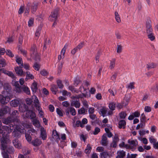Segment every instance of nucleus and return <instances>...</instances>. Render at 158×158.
I'll list each match as a JSON object with an SVG mask.
<instances>
[{
    "label": "nucleus",
    "mask_w": 158,
    "mask_h": 158,
    "mask_svg": "<svg viewBox=\"0 0 158 158\" xmlns=\"http://www.w3.org/2000/svg\"><path fill=\"white\" fill-rule=\"evenodd\" d=\"M4 90L2 94L3 95L0 94V101L3 104L7 103L10 100V92L11 87L8 83H5L4 85Z\"/></svg>",
    "instance_id": "obj_1"
},
{
    "label": "nucleus",
    "mask_w": 158,
    "mask_h": 158,
    "mask_svg": "<svg viewBox=\"0 0 158 158\" xmlns=\"http://www.w3.org/2000/svg\"><path fill=\"white\" fill-rule=\"evenodd\" d=\"M19 114V112L17 110H15L12 113V116L7 118L4 119L3 120V123L5 124H13V121L17 120L19 122V123H21L19 120L17 118Z\"/></svg>",
    "instance_id": "obj_2"
},
{
    "label": "nucleus",
    "mask_w": 158,
    "mask_h": 158,
    "mask_svg": "<svg viewBox=\"0 0 158 158\" xmlns=\"http://www.w3.org/2000/svg\"><path fill=\"white\" fill-rule=\"evenodd\" d=\"M79 91L81 93V94L76 96L77 98H79L83 97L89 98L90 97V94L89 93V90L84 87V85H83L80 87Z\"/></svg>",
    "instance_id": "obj_3"
},
{
    "label": "nucleus",
    "mask_w": 158,
    "mask_h": 158,
    "mask_svg": "<svg viewBox=\"0 0 158 158\" xmlns=\"http://www.w3.org/2000/svg\"><path fill=\"white\" fill-rule=\"evenodd\" d=\"M26 102L27 104H31L32 102L35 104V106L36 108L41 106V104L40 103L38 98L35 95H33L31 99L27 98L26 100Z\"/></svg>",
    "instance_id": "obj_4"
},
{
    "label": "nucleus",
    "mask_w": 158,
    "mask_h": 158,
    "mask_svg": "<svg viewBox=\"0 0 158 158\" xmlns=\"http://www.w3.org/2000/svg\"><path fill=\"white\" fill-rule=\"evenodd\" d=\"M31 57L34 58L36 60L39 59V55L36 52V47L35 45H33L31 49Z\"/></svg>",
    "instance_id": "obj_5"
},
{
    "label": "nucleus",
    "mask_w": 158,
    "mask_h": 158,
    "mask_svg": "<svg viewBox=\"0 0 158 158\" xmlns=\"http://www.w3.org/2000/svg\"><path fill=\"white\" fill-rule=\"evenodd\" d=\"M33 133H34L35 134H37V131L33 129L29 130L27 133H26V132L25 133L26 139L28 142L31 143V135H32Z\"/></svg>",
    "instance_id": "obj_6"
},
{
    "label": "nucleus",
    "mask_w": 158,
    "mask_h": 158,
    "mask_svg": "<svg viewBox=\"0 0 158 158\" xmlns=\"http://www.w3.org/2000/svg\"><path fill=\"white\" fill-rule=\"evenodd\" d=\"M58 9L54 10L52 12L51 15L49 16V19L51 21H56L58 15Z\"/></svg>",
    "instance_id": "obj_7"
},
{
    "label": "nucleus",
    "mask_w": 158,
    "mask_h": 158,
    "mask_svg": "<svg viewBox=\"0 0 158 158\" xmlns=\"http://www.w3.org/2000/svg\"><path fill=\"white\" fill-rule=\"evenodd\" d=\"M129 149H132L136 147L138 145V142L137 140L129 139L128 140Z\"/></svg>",
    "instance_id": "obj_8"
},
{
    "label": "nucleus",
    "mask_w": 158,
    "mask_h": 158,
    "mask_svg": "<svg viewBox=\"0 0 158 158\" xmlns=\"http://www.w3.org/2000/svg\"><path fill=\"white\" fill-rule=\"evenodd\" d=\"M40 137L43 140H45L47 138V134L46 130L43 127H40Z\"/></svg>",
    "instance_id": "obj_9"
},
{
    "label": "nucleus",
    "mask_w": 158,
    "mask_h": 158,
    "mask_svg": "<svg viewBox=\"0 0 158 158\" xmlns=\"http://www.w3.org/2000/svg\"><path fill=\"white\" fill-rule=\"evenodd\" d=\"M13 144L15 148L18 149H21L22 146L21 143L17 139H14L12 141Z\"/></svg>",
    "instance_id": "obj_10"
},
{
    "label": "nucleus",
    "mask_w": 158,
    "mask_h": 158,
    "mask_svg": "<svg viewBox=\"0 0 158 158\" xmlns=\"http://www.w3.org/2000/svg\"><path fill=\"white\" fill-rule=\"evenodd\" d=\"M22 66L17 67L15 69V72L16 74L19 76H22L25 75V73L23 72L22 68Z\"/></svg>",
    "instance_id": "obj_11"
},
{
    "label": "nucleus",
    "mask_w": 158,
    "mask_h": 158,
    "mask_svg": "<svg viewBox=\"0 0 158 158\" xmlns=\"http://www.w3.org/2000/svg\"><path fill=\"white\" fill-rule=\"evenodd\" d=\"M25 116L27 118H30L32 119L35 118L36 115L35 113L33 111L28 110L27 111Z\"/></svg>",
    "instance_id": "obj_12"
},
{
    "label": "nucleus",
    "mask_w": 158,
    "mask_h": 158,
    "mask_svg": "<svg viewBox=\"0 0 158 158\" xmlns=\"http://www.w3.org/2000/svg\"><path fill=\"white\" fill-rule=\"evenodd\" d=\"M38 3L37 2H34L33 3H31L30 8L31 12L32 13H34L36 11L37 8Z\"/></svg>",
    "instance_id": "obj_13"
},
{
    "label": "nucleus",
    "mask_w": 158,
    "mask_h": 158,
    "mask_svg": "<svg viewBox=\"0 0 158 158\" xmlns=\"http://www.w3.org/2000/svg\"><path fill=\"white\" fill-rule=\"evenodd\" d=\"M31 143L34 146H37L40 145L42 143V142L40 139L38 138H36L33 140L31 142Z\"/></svg>",
    "instance_id": "obj_14"
},
{
    "label": "nucleus",
    "mask_w": 158,
    "mask_h": 158,
    "mask_svg": "<svg viewBox=\"0 0 158 158\" xmlns=\"http://www.w3.org/2000/svg\"><path fill=\"white\" fill-rule=\"evenodd\" d=\"M106 136V134H104L102 137L101 144L102 146H106L108 143Z\"/></svg>",
    "instance_id": "obj_15"
},
{
    "label": "nucleus",
    "mask_w": 158,
    "mask_h": 158,
    "mask_svg": "<svg viewBox=\"0 0 158 158\" xmlns=\"http://www.w3.org/2000/svg\"><path fill=\"white\" fill-rule=\"evenodd\" d=\"M52 138L57 141H58L60 139L59 135L56 130H53L52 131Z\"/></svg>",
    "instance_id": "obj_16"
},
{
    "label": "nucleus",
    "mask_w": 158,
    "mask_h": 158,
    "mask_svg": "<svg viewBox=\"0 0 158 158\" xmlns=\"http://www.w3.org/2000/svg\"><path fill=\"white\" fill-rule=\"evenodd\" d=\"M146 27L147 28V32L148 35V34L152 33V30L151 28V26L150 23V21L146 22Z\"/></svg>",
    "instance_id": "obj_17"
},
{
    "label": "nucleus",
    "mask_w": 158,
    "mask_h": 158,
    "mask_svg": "<svg viewBox=\"0 0 158 158\" xmlns=\"http://www.w3.org/2000/svg\"><path fill=\"white\" fill-rule=\"evenodd\" d=\"M15 57L16 62L20 66H22V67H23V65L22 58L18 56H16Z\"/></svg>",
    "instance_id": "obj_18"
},
{
    "label": "nucleus",
    "mask_w": 158,
    "mask_h": 158,
    "mask_svg": "<svg viewBox=\"0 0 158 158\" xmlns=\"http://www.w3.org/2000/svg\"><path fill=\"white\" fill-rule=\"evenodd\" d=\"M19 109L20 111L23 113L25 111H26V112L28 110H27V106L25 104L20 105L19 106Z\"/></svg>",
    "instance_id": "obj_19"
},
{
    "label": "nucleus",
    "mask_w": 158,
    "mask_h": 158,
    "mask_svg": "<svg viewBox=\"0 0 158 158\" xmlns=\"http://www.w3.org/2000/svg\"><path fill=\"white\" fill-rule=\"evenodd\" d=\"M66 49V48H65V46L61 50L60 55H59L58 56V60H61V59L63 58L64 57Z\"/></svg>",
    "instance_id": "obj_20"
},
{
    "label": "nucleus",
    "mask_w": 158,
    "mask_h": 158,
    "mask_svg": "<svg viewBox=\"0 0 158 158\" xmlns=\"http://www.w3.org/2000/svg\"><path fill=\"white\" fill-rule=\"evenodd\" d=\"M19 103V101L18 99H15L12 100L10 102L11 106L14 107L18 106Z\"/></svg>",
    "instance_id": "obj_21"
},
{
    "label": "nucleus",
    "mask_w": 158,
    "mask_h": 158,
    "mask_svg": "<svg viewBox=\"0 0 158 158\" xmlns=\"http://www.w3.org/2000/svg\"><path fill=\"white\" fill-rule=\"evenodd\" d=\"M126 122L124 120H120L118 123V127L119 128L124 129L125 128Z\"/></svg>",
    "instance_id": "obj_22"
},
{
    "label": "nucleus",
    "mask_w": 158,
    "mask_h": 158,
    "mask_svg": "<svg viewBox=\"0 0 158 158\" xmlns=\"http://www.w3.org/2000/svg\"><path fill=\"white\" fill-rule=\"evenodd\" d=\"M107 112V109L105 107H102L100 110V113L103 117L106 116Z\"/></svg>",
    "instance_id": "obj_23"
},
{
    "label": "nucleus",
    "mask_w": 158,
    "mask_h": 158,
    "mask_svg": "<svg viewBox=\"0 0 158 158\" xmlns=\"http://www.w3.org/2000/svg\"><path fill=\"white\" fill-rule=\"evenodd\" d=\"M18 49L19 52H20L25 57L27 56V52L26 50L22 49L21 46L19 45L18 46Z\"/></svg>",
    "instance_id": "obj_24"
},
{
    "label": "nucleus",
    "mask_w": 158,
    "mask_h": 158,
    "mask_svg": "<svg viewBox=\"0 0 158 158\" xmlns=\"http://www.w3.org/2000/svg\"><path fill=\"white\" fill-rule=\"evenodd\" d=\"M14 85L15 87L16 91V92L19 93L21 91V86L19 84L18 81L15 82L14 84Z\"/></svg>",
    "instance_id": "obj_25"
},
{
    "label": "nucleus",
    "mask_w": 158,
    "mask_h": 158,
    "mask_svg": "<svg viewBox=\"0 0 158 158\" xmlns=\"http://www.w3.org/2000/svg\"><path fill=\"white\" fill-rule=\"evenodd\" d=\"M71 105L72 106H74L77 108H78L80 106V103L78 101L74 100L72 102Z\"/></svg>",
    "instance_id": "obj_26"
},
{
    "label": "nucleus",
    "mask_w": 158,
    "mask_h": 158,
    "mask_svg": "<svg viewBox=\"0 0 158 158\" xmlns=\"http://www.w3.org/2000/svg\"><path fill=\"white\" fill-rule=\"evenodd\" d=\"M39 112V115L40 118H43L44 117V113L42 109L41 106L36 108Z\"/></svg>",
    "instance_id": "obj_27"
},
{
    "label": "nucleus",
    "mask_w": 158,
    "mask_h": 158,
    "mask_svg": "<svg viewBox=\"0 0 158 158\" xmlns=\"http://www.w3.org/2000/svg\"><path fill=\"white\" fill-rule=\"evenodd\" d=\"M51 90L53 94H56L58 91L57 87L56 85H53L51 86Z\"/></svg>",
    "instance_id": "obj_28"
},
{
    "label": "nucleus",
    "mask_w": 158,
    "mask_h": 158,
    "mask_svg": "<svg viewBox=\"0 0 158 158\" xmlns=\"http://www.w3.org/2000/svg\"><path fill=\"white\" fill-rule=\"evenodd\" d=\"M31 90L33 92H35L37 89V84L36 82H34L31 86Z\"/></svg>",
    "instance_id": "obj_29"
},
{
    "label": "nucleus",
    "mask_w": 158,
    "mask_h": 158,
    "mask_svg": "<svg viewBox=\"0 0 158 158\" xmlns=\"http://www.w3.org/2000/svg\"><path fill=\"white\" fill-rule=\"evenodd\" d=\"M31 6V3L28 2L26 7V10L25 14L26 15H27L29 12L30 9V6Z\"/></svg>",
    "instance_id": "obj_30"
},
{
    "label": "nucleus",
    "mask_w": 158,
    "mask_h": 158,
    "mask_svg": "<svg viewBox=\"0 0 158 158\" xmlns=\"http://www.w3.org/2000/svg\"><path fill=\"white\" fill-rule=\"evenodd\" d=\"M26 78L25 79L26 81L29 79H34V76L32 74H31L29 72H26Z\"/></svg>",
    "instance_id": "obj_31"
},
{
    "label": "nucleus",
    "mask_w": 158,
    "mask_h": 158,
    "mask_svg": "<svg viewBox=\"0 0 158 158\" xmlns=\"http://www.w3.org/2000/svg\"><path fill=\"white\" fill-rule=\"evenodd\" d=\"M23 153L24 155L29 154L31 152V150L26 148H23L22 150Z\"/></svg>",
    "instance_id": "obj_32"
},
{
    "label": "nucleus",
    "mask_w": 158,
    "mask_h": 158,
    "mask_svg": "<svg viewBox=\"0 0 158 158\" xmlns=\"http://www.w3.org/2000/svg\"><path fill=\"white\" fill-rule=\"evenodd\" d=\"M33 123L34 125L37 127H40V124L39 121L36 119H34L32 120Z\"/></svg>",
    "instance_id": "obj_33"
},
{
    "label": "nucleus",
    "mask_w": 158,
    "mask_h": 158,
    "mask_svg": "<svg viewBox=\"0 0 158 158\" xmlns=\"http://www.w3.org/2000/svg\"><path fill=\"white\" fill-rule=\"evenodd\" d=\"M23 90L27 94L29 95L30 94V89L27 87L23 86Z\"/></svg>",
    "instance_id": "obj_34"
},
{
    "label": "nucleus",
    "mask_w": 158,
    "mask_h": 158,
    "mask_svg": "<svg viewBox=\"0 0 158 158\" xmlns=\"http://www.w3.org/2000/svg\"><path fill=\"white\" fill-rule=\"evenodd\" d=\"M41 29V26H40L38 28H37L36 31L35 33V36L37 38H38L39 36L40 35Z\"/></svg>",
    "instance_id": "obj_35"
},
{
    "label": "nucleus",
    "mask_w": 158,
    "mask_h": 158,
    "mask_svg": "<svg viewBox=\"0 0 158 158\" xmlns=\"http://www.w3.org/2000/svg\"><path fill=\"white\" fill-rule=\"evenodd\" d=\"M34 69L37 71L39 70L40 68V64L38 63L35 62L33 66Z\"/></svg>",
    "instance_id": "obj_36"
},
{
    "label": "nucleus",
    "mask_w": 158,
    "mask_h": 158,
    "mask_svg": "<svg viewBox=\"0 0 158 158\" xmlns=\"http://www.w3.org/2000/svg\"><path fill=\"white\" fill-rule=\"evenodd\" d=\"M91 147L90 145L88 144L86 147V148L85 150V152L86 154H89L91 150Z\"/></svg>",
    "instance_id": "obj_37"
},
{
    "label": "nucleus",
    "mask_w": 158,
    "mask_h": 158,
    "mask_svg": "<svg viewBox=\"0 0 158 158\" xmlns=\"http://www.w3.org/2000/svg\"><path fill=\"white\" fill-rule=\"evenodd\" d=\"M6 65L5 60L4 59H0V68L4 67Z\"/></svg>",
    "instance_id": "obj_38"
},
{
    "label": "nucleus",
    "mask_w": 158,
    "mask_h": 158,
    "mask_svg": "<svg viewBox=\"0 0 158 158\" xmlns=\"http://www.w3.org/2000/svg\"><path fill=\"white\" fill-rule=\"evenodd\" d=\"M115 18L116 21L118 23H120L121 22V19L120 16L118 13L117 12H115Z\"/></svg>",
    "instance_id": "obj_39"
},
{
    "label": "nucleus",
    "mask_w": 158,
    "mask_h": 158,
    "mask_svg": "<svg viewBox=\"0 0 158 158\" xmlns=\"http://www.w3.org/2000/svg\"><path fill=\"white\" fill-rule=\"evenodd\" d=\"M61 92L62 93V95L65 97L66 96H70V93L69 92H68L66 90H63Z\"/></svg>",
    "instance_id": "obj_40"
},
{
    "label": "nucleus",
    "mask_w": 158,
    "mask_h": 158,
    "mask_svg": "<svg viewBox=\"0 0 158 158\" xmlns=\"http://www.w3.org/2000/svg\"><path fill=\"white\" fill-rule=\"evenodd\" d=\"M100 131V129L98 127H96L95 128L94 131L92 133H93L94 135H97Z\"/></svg>",
    "instance_id": "obj_41"
},
{
    "label": "nucleus",
    "mask_w": 158,
    "mask_h": 158,
    "mask_svg": "<svg viewBox=\"0 0 158 158\" xmlns=\"http://www.w3.org/2000/svg\"><path fill=\"white\" fill-rule=\"evenodd\" d=\"M100 154L102 158H106L108 156V153L105 152L101 153Z\"/></svg>",
    "instance_id": "obj_42"
},
{
    "label": "nucleus",
    "mask_w": 158,
    "mask_h": 158,
    "mask_svg": "<svg viewBox=\"0 0 158 158\" xmlns=\"http://www.w3.org/2000/svg\"><path fill=\"white\" fill-rule=\"evenodd\" d=\"M109 108L112 110H113L115 108V105L114 103H110L109 105Z\"/></svg>",
    "instance_id": "obj_43"
},
{
    "label": "nucleus",
    "mask_w": 158,
    "mask_h": 158,
    "mask_svg": "<svg viewBox=\"0 0 158 158\" xmlns=\"http://www.w3.org/2000/svg\"><path fill=\"white\" fill-rule=\"evenodd\" d=\"M117 154L123 158L125 155V152L123 150L119 151L117 152Z\"/></svg>",
    "instance_id": "obj_44"
},
{
    "label": "nucleus",
    "mask_w": 158,
    "mask_h": 158,
    "mask_svg": "<svg viewBox=\"0 0 158 158\" xmlns=\"http://www.w3.org/2000/svg\"><path fill=\"white\" fill-rule=\"evenodd\" d=\"M69 110L71 114L73 115H75L76 114V112L75 109L73 108L70 107L69 109Z\"/></svg>",
    "instance_id": "obj_45"
},
{
    "label": "nucleus",
    "mask_w": 158,
    "mask_h": 158,
    "mask_svg": "<svg viewBox=\"0 0 158 158\" xmlns=\"http://www.w3.org/2000/svg\"><path fill=\"white\" fill-rule=\"evenodd\" d=\"M119 146L121 147H124L127 149H129V146L128 144H125L124 142H122L119 144Z\"/></svg>",
    "instance_id": "obj_46"
},
{
    "label": "nucleus",
    "mask_w": 158,
    "mask_h": 158,
    "mask_svg": "<svg viewBox=\"0 0 158 158\" xmlns=\"http://www.w3.org/2000/svg\"><path fill=\"white\" fill-rule=\"evenodd\" d=\"M115 64V60L114 59H113L110 62V69H113L114 66Z\"/></svg>",
    "instance_id": "obj_47"
},
{
    "label": "nucleus",
    "mask_w": 158,
    "mask_h": 158,
    "mask_svg": "<svg viewBox=\"0 0 158 158\" xmlns=\"http://www.w3.org/2000/svg\"><path fill=\"white\" fill-rule=\"evenodd\" d=\"M137 156V154H130L128 153L127 155V158H136Z\"/></svg>",
    "instance_id": "obj_48"
},
{
    "label": "nucleus",
    "mask_w": 158,
    "mask_h": 158,
    "mask_svg": "<svg viewBox=\"0 0 158 158\" xmlns=\"http://www.w3.org/2000/svg\"><path fill=\"white\" fill-rule=\"evenodd\" d=\"M69 90L73 92H76L77 93H78V90H77L73 86H69Z\"/></svg>",
    "instance_id": "obj_49"
},
{
    "label": "nucleus",
    "mask_w": 158,
    "mask_h": 158,
    "mask_svg": "<svg viewBox=\"0 0 158 158\" xmlns=\"http://www.w3.org/2000/svg\"><path fill=\"white\" fill-rule=\"evenodd\" d=\"M34 22V19L32 18H31L28 21V26L29 27H31L33 24Z\"/></svg>",
    "instance_id": "obj_50"
},
{
    "label": "nucleus",
    "mask_w": 158,
    "mask_h": 158,
    "mask_svg": "<svg viewBox=\"0 0 158 158\" xmlns=\"http://www.w3.org/2000/svg\"><path fill=\"white\" fill-rule=\"evenodd\" d=\"M148 38L151 41H153L155 39V37L154 35V34L153 33L148 34Z\"/></svg>",
    "instance_id": "obj_51"
},
{
    "label": "nucleus",
    "mask_w": 158,
    "mask_h": 158,
    "mask_svg": "<svg viewBox=\"0 0 158 158\" xmlns=\"http://www.w3.org/2000/svg\"><path fill=\"white\" fill-rule=\"evenodd\" d=\"M145 126V124L144 123H143L142 122V123H140L139 124H138L137 125L136 127V130H138L140 128H142L143 127H144Z\"/></svg>",
    "instance_id": "obj_52"
},
{
    "label": "nucleus",
    "mask_w": 158,
    "mask_h": 158,
    "mask_svg": "<svg viewBox=\"0 0 158 158\" xmlns=\"http://www.w3.org/2000/svg\"><path fill=\"white\" fill-rule=\"evenodd\" d=\"M156 64L153 63H152L147 64V68L148 69L154 68L156 67Z\"/></svg>",
    "instance_id": "obj_53"
},
{
    "label": "nucleus",
    "mask_w": 158,
    "mask_h": 158,
    "mask_svg": "<svg viewBox=\"0 0 158 158\" xmlns=\"http://www.w3.org/2000/svg\"><path fill=\"white\" fill-rule=\"evenodd\" d=\"M7 151L8 153H12L14 152L15 150L13 147L11 146L7 149Z\"/></svg>",
    "instance_id": "obj_54"
},
{
    "label": "nucleus",
    "mask_w": 158,
    "mask_h": 158,
    "mask_svg": "<svg viewBox=\"0 0 158 158\" xmlns=\"http://www.w3.org/2000/svg\"><path fill=\"white\" fill-rule=\"evenodd\" d=\"M146 120V117L144 113L141 114L140 117V121L142 123H145Z\"/></svg>",
    "instance_id": "obj_55"
},
{
    "label": "nucleus",
    "mask_w": 158,
    "mask_h": 158,
    "mask_svg": "<svg viewBox=\"0 0 158 158\" xmlns=\"http://www.w3.org/2000/svg\"><path fill=\"white\" fill-rule=\"evenodd\" d=\"M40 74L43 76H46L48 74V72L45 70L43 69L40 72Z\"/></svg>",
    "instance_id": "obj_56"
},
{
    "label": "nucleus",
    "mask_w": 158,
    "mask_h": 158,
    "mask_svg": "<svg viewBox=\"0 0 158 158\" xmlns=\"http://www.w3.org/2000/svg\"><path fill=\"white\" fill-rule=\"evenodd\" d=\"M135 83L134 82H131L127 86V88L129 89H134V85Z\"/></svg>",
    "instance_id": "obj_57"
},
{
    "label": "nucleus",
    "mask_w": 158,
    "mask_h": 158,
    "mask_svg": "<svg viewBox=\"0 0 158 158\" xmlns=\"http://www.w3.org/2000/svg\"><path fill=\"white\" fill-rule=\"evenodd\" d=\"M2 154L3 158H9V155L5 151H2Z\"/></svg>",
    "instance_id": "obj_58"
},
{
    "label": "nucleus",
    "mask_w": 158,
    "mask_h": 158,
    "mask_svg": "<svg viewBox=\"0 0 158 158\" xmlns=\"http://www.w3.org/2000/svg\"><path fill=\"white\" fill-rule=\"evenodd\" d=\"M127 116V114L126 112H121L119 114V116L121 118L124 119Z\"/></svg>",
    "instance_id": "obj_59"
},
{
    "label": "nucleus",
    "mask_w": 158,
    "mask_h": 158,
    "mask_svg": "<svg viewBox=\"0 0 158 158\" xmlns=\"http://www.w3.org/2000/svg\"><path fill=\"white\" fill-rule=\"evenodd\" d=\"M6 54L7 55L11 57L14 56V54L12 53L11 51L9 50H7L6 51Z\"/></svg>",
    "instance_id": "obj_60"
},
{
    "label": "nucleus",
    "mask_w": 158,
    "mask_h": 158,
    "mask_svg": "<svg viewBox=\"0 0 158 158\" xmlns=\"http://www.w3.org/2000/svg\"><path fill=\"white\" fill-rule=\"evenodd\" d=\"M56 111L58 114L60 116H63V113L62 111L59 108H57L56 109Z\"/></svg>",
    "instance_id": "obj_61"
},
{
    "label": "nucleus",
    "mask_w": 158,
    "mask_h": 158,
    "mask_svg": "<svg viewBox=\"0 0 158 158\" xmlns=\"http://www.w3.org/2000/svg\"><path fill=\"white\" fill-rule=\"evenodd\" d=\"M149 140L150 142L154 144L156 141V140L154 139L153 137L152 136L150 137L149 139Z\"/></svg>",
    "instance_id": "obj_62"
},
{
    "label": "nucleus",
    "mask_w": 158,
    "mask_h": 158,
    "mask_svg": "<svg viewBox=\"0 0 158 158\" xmlns=\"http://www.w3.org/2000/svg\"><path fill=\"white\" fill-rule=\"evenodd\" d=\"M57 83L59 88L60 89H62L63 87V85L62 84L61 81L60 80H58Z\"/></svg>",
    "instance_id": "obj_63"
},
{
    "label": "nucleus",
    "mask_w": 158,
    "mask_h": 158,
    "mask_svg": "<svg viewBox=\"0 0 158 158\" xmlns=\"http://www.w3.org/2000/svg\"><path fill=\"white\" fill-rule=\"evenodd\" d=\"M122 49V47L120 45H117V53H120L121 52Z\"/></svg>",
    "instance_id": "obj_64"
}]
</instances>
